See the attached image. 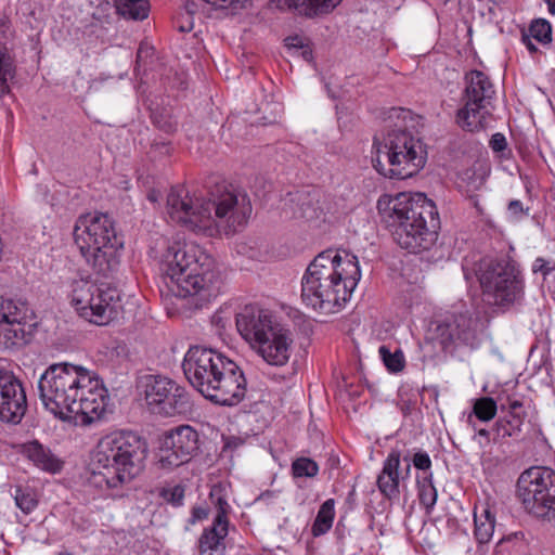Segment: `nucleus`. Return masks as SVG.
<instances>
[{"instance_id": "f257e3e1", "label": "nucleus", "mask_w": 555, "mask_h": 555, "mask_svg": "<svg viewBox=\"0 0 555 555\" xmlns=\"http://www.w3.org/2000/svg\"><path fill=\"white\" fill-rule=\"evenodd\" d=\"M167 214L191 232L218 237L241 231L247 224L251 204L245 192L222 181L209 189L207 198H192L183 188H171Z\"/></svg>"}, {"instance_id": "f03ea898", "label": "nucleus", "mask_w": 555, "mask_h": 555, "mask_svg": "<svg viewBox=\"0 0 555 555\" xmlns=\"http://www.w3.org/2000/svg\"><path fill=\"white\" fill-rule=\"evenodd\" d=\"M43 406L62 421L92 423L105 412L108 395L89 370L69 362L49 365L38 382Z\"/></svg>"}, {"instance_id": "7ed1b4c3", "label": "nucleus", "mask_w": 555, "mask_h": 555, "mask_svg": "<svg viewBox=\"0 0 555 555\" xmlns=\"http://www.w3.org/2000/svg\"><path fill=\"white\" fill-rule=\"evenodd\" d=\"M377 210L401 248L418 254L436 244L440 219L435 203L425 194H384L377 201Z\"/></svg>"}, {"instance_id": "20e7f679", "label": "nucleus", "mask_w": 555, "mask_h": 555, "mask_svg": "<svg viewBox=\"0 0 555 555\" xmlns=\"http://www.w3.org/2000/svg\"><path fill=\"white\" fill-rule=\"evenodd\" d=\"M361 279L357 256L325 250L308 266L301 280V299L314 310L337 312L349 300Z\"/></svg>"}, {"instance_id": "39448f33", "label": "nucleus", "mask_w": 555, "mask_h": 555, "mask_svg": "<svg viewBox=\"0 0 555 555\" xmlns=\"http://www.w3.org/2000/svg\"><path fill=\"white\" fill-rule=\"evenodd\" d=\"M416 118L411 111L393 107L384 128L374 135V168L390 179H408L425 166L427 152L414 133Z\"/></svg>"}, {"instance_id": "423d86ee", "label": "nucleus", "mask_w": 555, "mask_h": 555, "mask_svg": "<svg viewBox=\"0 0 555 555\" xmlns=\"http://www.w3.org/2000/svg\"><path fill=\"white\" fill-rule=\"evenodd\" d=\"M146 451L145 440L133 431L105 435L96 444L89 483L102 491L119 493L142 469Z\"/></svg>"}, {"instance_id": "0eeeda50", "label": "nucleus", "mask_w": 555, "mask_h": 555, "mask_svg": "<svg viewBox=\"0 0 555 555\" xmlns=\"http://www.w3.org/2000/svg\"><path fill=\"white\" fill-rule=\"evenodd\" d=\"M215 261L199 245L177 243L167 249L163 262L169 292L180 298L201 295L208 299L218 293Z\"/></svg>"}, {"instance_id": "6e6552de", "label": "nucleus", "mask_w": 555, "mask_h": 555, "mask_svg": "<svg viewBox=\"0 0 555 555\" xmlns=\"http://www.w3.org/2000/svg\"><path fill=\"white\" fill-rule=\"evenodd\" d=\"M73 235L81 256L96 274L109 278L118 271L122 242L118 238L108 215L79 217Z\"/></svg>"}, {"instance_id": "1a4fd4ad", "label": "nucleus", "mask_w": 555, "mask_h": 555, "mask_svg": "<svg viewBox=\"0 0 555 555\" xmlns=\"http://www.w3.org/2000/svg\"><path fill=\"white\" fill-rule=\"evenodd\" d=\"M485 301L501 308L519 302L525 281L518 263L509 257L483 258L476 271Z\"/></svg>"}, {"instance_id": "9d476101", "label": "nucleus", "mask_w": 555, "mask_h": 555, "mask_svg": "<svg viewBox=\"0 0 555 555\" xmlns=\"http://www.w3.org/2000/svg\"><path fill=\"white\" fill-rule=\"evenodd\" d=\"M68 296L79 317L96 325L108 324L120 308V294L116 287L98 285L89 278L72 280Z\"/></svg>"}, {"instance_id": "9b49d317", "label": "nucleus", "mask_w": 555, "mask_h": 555, "mask_svg": "<svg viewBox=\"0 0 555 555\" xmlns=\"http://www.w3.org/2000/svg\"><path fill=\"white\" fill-rule=\"evenodd\" d=\"M463 106L457 111L456 122L467 131L475 132L486 128L491 115L495 88L490 77L481 70H470L465 75Z\"/></svg>"}, {"instance_id": "f8f14e48", "label": "nucleus", "mask_w": 555, "mask_h": 555, "mask_svg": "<svg viewBox=\"0 0 555 555\" xmlns=\"http://www.w3.org/2000/svg\"><path fill=\"white\" fill-rule=\"evenodd\" d=\"M517 496L524 508L542 519L555 518V472L545 466L524 470L517 480Z\"/></svg>"}, {"instance_id": "ddd939ff", "label": "nucleus", "mask_w": 555, "mask_h": 555, "mask_svg": "<svg viewBox=\"0 0 555 555\" xmlns=\"http://www.w3.org/2000/svg\"><path fill=\"white\" fill-rule=\"evenodd\" d=\"M144 397L153 413L163 416L185 415L193 410L186 389L166 376H145Z\"/></svg>"}, {"instance_id": "4468645a", "label": "nucleus", "mask_w": 555, "mask_h": 555, "mask_svg": "<svg viewBox=\"0 0 555 555\" xmlns=\"http://www.w3.org/2000/svg\"><path fill=\"white\" fill-rule=\"evenodd\" d=\"M198 450V433L190 425H180L162 436L157 463L160 468L172 470L190 462Z\"/></svg>"}, {"instance_id": "2eb2a0df", "label": "nucleus", "mask_w": 555, "mask_h": 555, "mask_svg": "<svg viewBox=\"0 0 555 555\" xmlns=\"http://www.w3.org/2000/svg\"><path fill=\"white\" fill-rule=\"evenodd\" d=\"M228 359L229 357L217 349L192 346L184 356L182 370L189 383L203 395Z\"/></svg>"}, {"instance_id": "dca6fc26", "label": "nucleus", "mask_w": 555, "mask_h": 555, "mask_svg": "<svg viewBox=\"0 0 555 555\" xmlns=\"http://www.w3.org/2000/svg\"><path fill=\"white\" fill-rule=\"evenodd\" d=\"M227 488L222 485H215L209 493V502L215 512L211 526L205 528L198 540L201 555H214L223 552L224 540L229 533V515L232 511L228 503Z\"/></svg>"}, {"instance_id": "f3484780", "label": "nucleus", "mask_w": 555, "mask_h": 555, "mask_svg": "<svg viewBox=\"0 0 555 555\" xmlns=\"http://www.w3.org/2000/svg\"><path fill=\"white\" fill-rule=\"evenodd\" d=\"M246 392L245 374L241 366L229 358L202 396L216 404L234 406L243 401Z\"/></svg>"}, {"instance_id": "a211bd4d", "label": "nucleus", "mask_w": 555, "mask_h": 555, "mask_svg": "<svg viewBox=\"0 0 555 555\" xmlns=\"http://www.w3.org/2000/svg\"><path fill=\"white\" fill-rule=\"evenodd\" d=\"M28 312L25 301L0 297V347L13 349L28 341L30 333L25 330Z\"/></svg>"}, {"instance_id": "6ab92c4d", "label": "nucleus", "mask_w": 555, "mask_h": 555, "mask_svg": "<svg viewBox=\"0 0 555 555\" xmlns=\"http://www.w3.org/2000/svg\"><path fill=\"white\" fill-rule=\"evenodd\" d=\"M479 320L466 310L453 312L436 327L437 338L443 349L450 346L465 345L470 348L479 346Z\"/></svg>"}, {"instance_id": "aec40b11", "label": "nucleus", "mask_w": 555, "mask_h": 555, "mask_svg": "<svg viewBox=\"0 0 555 555\" xmlns=\"http://www.w3.org/2000/svg\"><path fill=\"white\" fill-rule=\"evenodd\" d=\"M27 410V398L20 378L10 370L0 367V421L18 424Z\"/></svg>"}, {"instance_id": "412c9836", "label": "nucleus", "mask_w": 555, "mask_h": 555, "mask_svg": "<svg viewBox=\"0 0 555 555\" xmlns=\"http://www.w3.org/2000/svg\"><path fill=\"white\" fill-rule=\"evenodd\" d=\"M410 470L409 456H402V451L398 447L391 448L376 478V486L382 496L389 502L398 501L400 480L404 481L409 477Z\"/></svg>"}, {"instance_id": "4be33fe9", "label": "nucleus", "mask_w": 555, "mask_h": 555, "mask_svg": "<svg viewBox=\"0 0 555 555\" xmlns=\"http://www.w3.org/2000/svg\"><path fill=\"white\" fill-rule=\"evenodd\" d=\"M236 328L240 335L250 344H258L278 325L269 310L255 305H246L236 314Z\"/></svg>"}, {"instance_id": "5701e85b", "label": "nucleus", "mask_w": 555, "mask_h": 555, "mask_svg": "<svg viewBox=\"0 0 555 555\" xmlns=\"http://www.w3.org/2000/svg\"><path fill=\"white\" fill-rule=\"evenodd\" d=\"M293 334L278 324L258 345V352L270 365H285L292 354Z\"/></svg>"}, {"instance_id": "b1692460", "label": "nucleus", "mask_w": 555, "mask_h": 555, "mask_svg": "<svg viewBox=\"0 0 555 555\" xmlns=\"http://www.w3.org/2000/svg\"><path fill=\"white\" fill-rule=\"evenodd\" d=\"M343 0H270L269 7L279 10H295L312 18L331 13Z\"/></svg>"}, {"instance_id": "393cba45", "label": "nucleus", "mask_w": 555, "mask_h": 555, "mask_svg": "<svg viewBox=\"0 0 555 555\" xmlns=\"http://www.w3.org/2000/svg\"><path fill=\"white\" fill-rule=\"evenodd\" d=\"M508 415L499 418L493 426V441L498 442L508 437L518 436L527 416L524 403L519 400H511L507 408Z\"/></svg>"}, {"instance_id": "a878e982", "label": "nucleus", "mask_w": 555, "mask_h": 555, "mask_svg": "<svg viewBox=\"0 0 555 555\" xmlns=\"http://www.w3.org/2000/svg\"><path fill=\"white\" fill-rule=\"evenodd\" d=\"M22 453L25 455L36 467L55 474L63 467V462L59 460L51 450L40 443L38 440H33L22 446Z\"/></svg>"}, {"instance_id": "bb28decb", "label": "nucleus", "mask_w": 555, "mask_h": 555, "mask_svg": "<svg viewBox=\"0 0 555 555\" xmlns=\"http://www.w3.org/2000/svg\"><path fill=\"white\" fill-rule=\"evenodd\" d=\"M114 2L117 13L127 20L142 21L150 12L147 0H115Z\"/></svg>"}, {"instance_id": "cd10ccee", "label": "nucleus", "mask_w": 555, "mask_h": 555, "mask_svg": "<svg viewBox=\"0 0 555 555\" xmlns=\"http://www.w3.org/2000/svg\"><path fill=\"white\" fill-rule=\"evenodd\" d=\"M417 495L420 503L424 506L427 514H430L437 503L438 492L433 482V473L418 476L416 478Z\"/></svg>"}, {"instance_id": "c85d7f7f", "label": "nucleus", "mask_w": 555, "mask_h": 555, "mask_svg": "<svg viewBox=\"0 0 555 555\" xmlns=\"http://www.w3.org/2000/svg\"><path fill=\"white\" fill-rule=\"evenodd\" d=\"M335 517V500L327 499L320 506L317 517L312 524L311 532L313 537L325 534L333 526Z\"/></svg>"}, {"instance_id": "c756f323", "label": "nucleus", "mask_w": 555, "mask_h": 555, "mask_svg": "<svg viewBox=\"0 0 555 555\" xmlns=\"http://www.w3.org/2000/svg\"><path fill=\"white\" fill-rule=\"evenodd\" d=\"M475 530L474 534L480 544L488 543L494 532L495 517L491 511L486 507L481 514L474 513Z\"/></svg>"}, {"instance_id": "7c9ffc66", "label": "nucleus", "mask_w": 555, "mask_h": 555, "mask_svg": "<svg viewBox=\"0 0 555 555\" xmlns=\"http://www.w3.org/2000/svg\"><path fill=\"white\" fill-rule=\"evenodd\" d=\"M16 67L8 48L0 44V98L10 92L9 81L15 77Z\"/></svg>"}, {"instance_id": "2f4dec72", "label": "nucleus", "mask_w": 555, "mask_h": 555, "mask_svg": "<svg viewBox=\"0 0 555 555\" xmlns=\"http://www.w3.org/2000/svg\"><path fill=\"white\" fill-rule=\"evenodd\" d=\"M16 506L24 513L30 514L38 505V495L29 486H17L13 494Z\"/></svg>"}, {"instance_id": "473e14b6", "label": "nucleus", "mask_w": 555, "mask_h": 555, "mask_svg": "<svg viewBox=\"0 0 555 555\" xmlns=\"http://www.w3.org/2000/svg\"><path fill=\"white\" fill-rule=\"evenodd\" d=\"M522 33L530 36L542 46H547L552 42V25L544 18L532 21L528 29Z\"/></svg>"}, {"instance_id": "72a5a7b5", "label": "nucleus", "mask_w": 555, "mask_h": 555, "mask_svg": "<svg viewBox=\"0 0 555 555\" xmlns=\"http://www.w3.org/2000/svg\"><path fill=\"white\" fill-rule=\"evenodd\" d=\"M318 463L306 456L297 457L292 462L291 472L294 478H314L319 474Z\"/></svg>"}, {"instance_id": "f704fd0d", "label": "nucleus", "mask_w": 555, "mask_h": 555, "mask_svg": "<svg viewBox=\"0 0 555 555\" xmlns=\"http://www.w3.org/2000/svg\"><path fill=\"white\" fill-rule=\"evenodd\" d=\"M378 352L389 372L398 373L404 369L405 359L401 349H396L391 352L387 346L383 345L379 347Z\"/></svg>"}, {"instance_id": "c9c22d12", "label": "nucleus", "mask_w": 555, "mask_h": 555, "mask_svg": "<svg viewBox=\"0 0 555 555\" xmlns=\"http://www.w3.org/2000/svg\"><path fill=\"white\" fill-rule=\"evenodd\" d=\"M496 411V401L491 397L476 399L473 405V413L482 422H489L494 418Z\"/></svg>"}, {"instance_id": "e433bc0d", "label": "nucleus", "mask_w": 555, "mask_h": 555, "mask_svg": "<svg viewBox=\"0 0 555 555\" xmlns=\"http://www.w3.org/2000/svg\"><path fill=\"white\" fill-rule=\"evenodd\" d=\"M153 124L166 133H171L177 128V122L171 118L169 114L158 113L156 111L152 112L151 115Z\"/></svg>"}, {"instance_id": "4c0bfd02", "label": "nucleus", "mask_w": 555, "mask_h": 555, "mask_svg": "<svg viewBox=\"0 0 555 555\" xmlns=\"http://www.w3.org/2000/svg\"><path fill=\"white\" fill-rule=\"evenodd\" d=\"M162 498L173 506L182 505L184 499V487L176 485L170 488H164L160 492Z\"/></svg>"}, {"instance_id": "58836bf2", "label": "nucleus", "mask_w": 555, "mask_h": 555, "mask_svg": "<svg viewBox=\"0 0 555 555\" xmlns=\"http://www.w3.org/2000/svg\"><path fill=\"white\" fill-rule=\"evenodd\" d=\"M489 145L494 153L500 154L501 157L507 158L511 151L507 149V141L503 133L496 132L492 134Z\"/></svg>"}, {"instance_id": "ea45409f", "label": "nucleus", "mask_w": 555, "mask_h": 555, "mask_svg": "<svg viewBox=\"0 0 555 555\" xmlns=\"http://www.w3.org/2000/svg\"><path fill=\"white\" fill-rule=\"evenodd\" d=\"M411 462L413 466L423 472V475H426L428 473H433L430 470L431 468V460L427 452L425 451H417L413 454Z\"/></svg>"}, {"instance_id": "a19ab883", "label": "nucleus", "mask_w": 555, "mask_h": 555, "mask_svg": "<svg viewBox=\"0 0 555 555\" xmlns=\"http://www.w3.org/2000/svg\"><path fill=\"white\" fill-rule=\"evenodd\" d=\"M554 270H555V262L551 266V262L545 260L542 257L535 258V260L532 263V272L533 273L540 272L544 279Z\"/></svg>"}, {"instance_id": "79ce46f5", "label": "nucleus", "mask_w": 555, "mask_h": 555, "mask_svg": "<svg viewBox=\"0 0 555 555\" xmlns=\"http://www.w3.org/2000/svg\"><path fill=\"white\" fill-rule=\"evenodd\" d=\"M507 210L511 217L515 220H519L524 216L529 214V208H524L522 203L519 199H513L508 203Z\"/></svg>"}, {"instance_id": "37998d69", "label": "nucleus", "mask_w": 555, "mask_h": 555, "mask_svg": "<svg viewBox=\"0 0 555 555\" xmlns=\"http://www.w3.org/2000/svg\"><path fill=\"white\" fill-rule=\"evenodd\" d=\"M210 513V508L207 504L196 505L192 508L190 522L195 524L207 519Z\"/></svg>"}, {"instance_id": "c03bdc74", "label": "nucleus", "mask_w": 555, "mask_h": 555, "mask_svg": "<svg viewBox=\"0 0 555 555\" xmlns=\"http://www.w3.org/2000/svg\"><path fill=\"white\" fill-rule=\"evenodd\" d=\"M151 149V152L155 155L158 154L167 156L172 152L171 143L168 141H154Z\"/></svg>"}, {"instance_id": "a18cd8bd", "label": "nucleus", "mask_w": 555, "mask_h": 555, "mask_svg": "<svg viewBox=\"0 0 555 555\" xmlns=\"http://www.w3.org/2000/svg\"><path fill=\"white\" fill-rule=\"evenodd\" d=\"M205 2L217 7V8H225L229 5H232L236 2H240L241 0H204Z\"/></svg>"}, {"instance_id": "49530a36", "label": "nucleus", "mask_w": 555, "mask_h": 555, "mask_svg": "<svg viewBox=\"0 0 555 555\" xmlns=\"http://www.w3.org/2000/svg\"><path fill=\"white\" fill-rule=\"evenodd\" d=\"M532 38L530 36H527L522 33L521 35V42L526 46L528 51L533 54L538 52V48L533 44Z\"/></svg>"}, {"instance_id": "de8ad7c7", "label": "nucleus", "mask_w": 555, "mask_h": 555, "mask_svg": "<svg viewBox=\"0 0 555 555\" xmlns=\"http://www.w3.org/2000/svg\"><path fill=\"white\" fill-rule=\"evenodd\" d=\"M476 433L479 438H482L485 440V444H488L491 441V438H490L491 431L490 430H488L486 428H480V429L476 430Z\"/></svg>"}, {"instance_id": "09e8293b", "label": "nucleus", "mask_w": 555, "mask_h": 555, "mask_svg": "<svg viewBox=\"0 0 555 555\" xmlns=\"http://www.w3.org/2000/svg\"><path fill=\"white\" fill-rule=\"evenodd\" d=\"M150 51H151V48L141 44L137 52L138 60H141L143 57V55H147Z\"/></svg>"}, {"instance_id": "8fccbe9b", "label": "nucleus", "mask_w": 555, "mask_h": 555, "mask_svg": "<svg viewBox=\"0 0 555 555\" xmlns=\"http://www.w3.org/2000/svg\"><path fill=\"white\" fill-rule=\"evenodd\" d=\"M547 5L548 13L555 15V0H544Z\"/></svg>"}, {"instance_id": "3c124183", "label": "nucleus", "mask_w": 555, "mask_h": 555, "mask_svg": "<svg viewBox=\"0 0 555 555\" xmlns=\"http://www.w3.org/2000/svg\"><path fill=\"white\" fill-rule=\"evenodd\" d=\"M238 443H240V441L237 439H228L225 441L224 447L225 448L236 447Z\"/></svg>"}, {"instance_id": "603ef678", "label": "nucleus", "mask_w": 555, "mask_h": 555, "mask_svg": "<svg viewBox=\"0 0 555 555\" xmlns=\"http://www.w3.org/2000/svg\"><path fill=\"white\" fill-rule=\"evenodd\" d=\"M147 198H149V201L155 203L158 199V194L156 193V191H151L147 194Z\"/></svg>"}, {"instance_id": "864d4df0", "label": "nucleus", "mask_w": 555, "mask_h": 555, "mask_svg": "<svg viewBox=\"0 0 555 555\" xmlns=\"http://www.w3.org/2000/svg\"><path fill=\"white\" fill-rule=\"evenodd\" d=\"M179 29H180L181 31H190V30H192V23H191V22H189V23H188V25H182V26H180V27H179Z\"/></svg>"}, {"instance_id": "5fc2aeb1", "label": "nucleus", "mask_w": 555, "mask_h": 555, "mask_svg": "<svg viewBox=\"0 0 555 555\" xmlns=\"http://www.w3.org/2000/svg\"><path fill=\"white\" fill-rule=\"evenodd\" d=\"M212 321L216 323V324H219L221 323V317L219 314H215L212 317Z\"/></svg>"}, {"instance_id": "6e6d98bb", "label": "nucleus", "mask_w": 555, "mask_h": 555, "mask_svg": "<svg viewBox=\"0 0 555 555\" xmlns=\"http://www.w3.org/2000/svg\"><path fill=\"white\" fill-rule=\"evenodd\" d=\"M304 55H305V57H308V55L311 56V52L310 51H305Z\"/></svg>"}, {"instance_id": "4d7b16f0", "label": "nucleus", "mask_w": 555, "mask_h": 555, "mask_svg": "<svg viewBox=\"0 0 555 555\" xmlns=\"http://www.w3.org/2000/svg\"><path fill=\"white\" fill-rule=\"evenodd\" d=\"M406 410H409V406H405V410H403V413H404V414H408V411H406Z\"/></svg>"}, {"instance_id": "13d9d810", "label": "nucleus", "mask_w": 555, "mask_h": 555, "mask_svg": "<svg viewBox=\"0 0 555 555\" xmlns=\"http://www.w3.org/2000/svg\"><path fill=\"white\" fill-rule=\"evenodd\" d=\"M406 410H409V406H405V410H403V413H404V414H408V411H406Z\"/></svg>"}, {"instance_id": "bf43d9fd", "label": "nucleus", "mask_w": 555, "mask_h": 555, "mask_svg": "<svg viewBox=\"0 0 555 555\" xmlns=\"http://www.w3.org/2000/svg\"><path fill=\"white\" fill-rule=\"evenodd\" d=\"M406 410H409V406H405V410H403V413H404V414H408V411H406Z\"/></svg>"}, {"instance_id": "052dcab7", "label": "nucleus", "mask_w": 555, "mask_h": 555, "mask_svg": "<svg viewBox=\"0 0 555 555\" xmlns=\"http://www.w3.org/2000/svg\"><path fill=\"white\" fill-rule=\"evenodd\" d=\"M443 2H447L448 0H442Z\"/></svg>"}]
</instances>
